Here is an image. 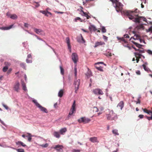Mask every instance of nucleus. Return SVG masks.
<instances>
[{
    "mask_svg": "<svg viewBox=\"0 0 152 152\" xmlns=\"http://www.w3.org/2000/svg\"><path fill=\"white\" fill-rule=\"evenodd\" d=\"M137 9L134 11L131 10H125L123 12L124 14L126 15L130 20L136 23H140V20H142L143 21H146L147 19L143 17H139L138 14L136 12Z\"/></svg>",
    "mask_w": 152,
    "mask_h": 152,
    "instance_id": "nucleus-1",
    "label": "nucleus"
},
{
    "mask_svg": "<svg viewBox=\"0 0 152 152\" xmlns=\"http://www.w3.org/2000/svg\"><path fill=\"white\" fill-rule=\"evenodd\" d=\"M106 115L107 119L108 120L115 121L118 118L117 114L114 113L112 110H106Z\"/></svg>",
    "mask_w": 152,
    "mask_h": 152,
    "instance_id": "nucleus-2",
    "label": "nucleus"
},
{
    "mask_svg": "<svg viewBox=\"0 0 152 152\" xmlns=\"http://www.w3.org/2000/svg\"><path fill=\"white\" fill-rule=\"evenodd\" d=\"M113 3L115 4V7L117 12L121 11L122 9V4L117 0H110Z\"/></svg>",
    "mask_w": 152,
    "mask_h": 152,
    "instance_id": "nucleus-3",
    "label": "nucleus"
},
{
    "mask_svg": "<svg viewBox=\"0 0 152 152\" xmlns=\"http://www.w3.org/2000/svg\"><path fill=\"white\" fill-rule=\"evenodd\" d=\"M90 121V119L84 117H82L78 119V121L79 123H81L83 122L84 124L87 123H88Z\"/></svg>",
    "mask_w": 152,
    "mask_h": 152,
    "instance_id": "nucleus-4",
    "label": "nucleus"
},
{
    "mask_svg": "<svg viewBox=\"0 0 152 152\" xmlns=\"http://www.w3.org/2000/svg\"><path fill=\"white\" fill-rule=\"evenodd\" d=\"M80 79H78L75 81L74 85L75 86V92L76 93H77V91L79 89L80 84Z\"/></svg>",
    "mask_w": 152,
    "mask_h": 152,
    "instance_id": "nucleus-5",
    "label": "nucleus"
},
{
    "mask_svg": "<svg viewBox=\"0 0 152 152\" xmlns=\"http://www.w3.org/2000/svg\"><path fill=\"white\" fill-rule=\"evenodd\" d=\"M76 105H72L70 109V111L68 115V118H69L70 116L73 113H75L76 112Z\"/></svg>",
    "mask_w": 152,
    "mask_h": 152,
    "instance_id": "nucleus-6",
    "label": "nucleus"
},
{
    "mask_svg": "<svg viewBox=\"0 0 152 152\" xmlns=\"http://www.w3.org/2000/svg\"><path fill=\"white\" fill-rule=\"evenodd\" d=\"M20 84L18 81L16 82L13 86V89L15 91L18 92L20 90Z\"/></svg>",
    "mask_w": 152,
    "mask_h": 152,
    "instance_id": "nucleus-7",
    "label": "nucleus"
},
{
    "mask_svg": "<svg viewBox=\"0 0 152 152\" xmlns=\"http://www.w3.org/2000/svg\"><path fill=\"white\" fill-rule=\"evenodd\" d=\"M72 59L74 62L76 64L78 61V57L77 54L75 53H73L72 56Z\"/></svg>",
    "mask_w": 152,
    "mask_h": 152,
    "instance_id": "nucleus-8",
    "label": "nucleus"
},
{
    "mask_svg": "<svg viewBox=\"0 0 152 152\" xmlns=\"http://www.w3.org/2000/svg\"><path fill=\"white\" fill-rule=\"evenodd\" d=\"M63 147L62 145H56L54 147V148L56 149L58 152H63Z\"/></svg>",
    "mask_w": 152,
    "mask_h": 152,
    "instance_id": "nucleus-9",
    "label": "nucleus"
},
{
    "mask_svg": "<svg viewBox=\"0 0 152 152\" xmlns=\"http://www.w3.org/2000/svg\"><path fill=\"white\" fill-rule=\"evenodd\" d=\"M93 93L95 94L102 95L103 93L102 91L100 89L97 88L93 90Z\"/></svg>",
    "mask_w": 152,
    "mask_h": 152,
    "instance_id": "nucleus-10",
    "label": "nucleus"
},
{
    "mask_svg": "<svg viewBox=\"0 0 152 152\" xmlns=\"http://www.w3.org/2000/svg\"><path fill=\"white\" fill-rule=\"evenodd\" d=\"M148 64L147 62H145L142 65V66L143 67L145 71L149 72L151 71L150 69L147 66Z\"/></svg>",
    "mask_w": 152,
    "mask_h": 152,
    "instance_id": "nucleus-11",
    "label": "nucleus"
},
{
    "mask_svg": "<svg viewBox=\"0 0 152 152\" xmlns=\"http://www.w3.org/2000/svg\"><path fill=\"white\" fill-rule=\"evenodd\" d=\"M7 15L8 17H10L12 19H15L17 18V16L15 14H11L9 12L7 13Z\"/></svg>",
    "mask_w": 152,
    "mask_h": 152,
    "instance_id": "nucleus-12",
    "label": "nucleus"
},
{
    "mask_svg": "<svg viewBox=\"0 0 152 152\" xmlns=\"http://www.w3.org/2000/svg\"><path fill=\"white\" fill-rule=\"evenodd\" d=\"M80 14L82 16H85L86 17L87 19H89L91 18L90 16L87 13L84 12L82 10L80 11Z\"/></svg>",
    "mask_w": 152,
    "mask_h": 152,
    "instance_id": "nucleus-13",
    "label": "nucleus"
},
{
    "mask_svg": "<svg viewBox=\"0 0 152 152\" xmlns=\"http://www.w3.org/2000/svg\"><path fill=\"white\" fill-rule=\"evenodd\" d=\"M66 42L67 44L68 48L69 49V50L70 52L71 51V46L70 43V41L69 38L68 37H66Z\"/></svg>",
    "mask_w": 152,
    "mask_h": 152,
    "instance_id": "nucleus-14",
    "label": "nucleus"
},
{
    "mask_svg": "<svg viewBox=\"0 0 152 152\" xmlns=\"http://www.w3.org/2000/svg\"><path fill=\"white\" fill-rule=\"evenodd\" d=\"M16 144L18 146V147H20V146H22L23 147H27L26 144L20 141H18L17 142H16Z\"/></svg>",
    "mask_w": 152,
    "mask_h": 152,
    "instance_id": "nucleus-15",
    "label": "nucleus"
},
{
    "mask_svg": "<svg viewBox=\"0 0 152 152\" xmlns=\"http://www.w3.org/2000/svg\"><path fill=\"white\" fill-rule=\"evenodd\" d=\"M105 44V43L102 41H99L96 42L94 46V48H96L98 46H99L100 45H102Z\"/></svg>",
    "mask_w": 152,
    "mask_h": 152,
    "instance_id": "nucleus-16",
    "label": "nucleus"
},
{
    "mask_svg": "<svg viewBox=\"0 0 152 152\" xmlns=\"http://www.w3.org/2000/svg\"><path fill=\"white\" fill-rule=\"evenodd\" d=\"M36 105L37 106V107L39 108L41 111H42L45 113H48V111L46 108L42 106L41 105Z\"/></svg>",
    "mask_w": 152,
    "mask_h": 152,
    "instance_id": "nucleus-17",
    "label": "nucleus"
},
{
    "mask_svg": "<svg viewBox=\"0 0 152 152\" xmlns=\"http://www.w3.org/2000/svg\"><path fill=\"white\" fill-rule=\"evenodd\" d=\"M5 64L6 66L3 69V71L4 72L7 71L8 69V66L10 65V64L8 62H5Z\"/></svg>",
    "mask_w": 152,
    "mask_h": 152,
    "instance_id": "nucleus-18",
    "label": "nucleus"
},
{
    "mask_svg": "<svg viewBox=\"0 0 152 152\" xmlns=\"http://www.w3.org/2000/svg\"><path fill=\"white\" fill-rule=\"evenodd\" d=\"M90 30V31L91 32L92 31H97V29H96V27L94 25H90L88 28Z\"/></svg>",
    "mask_w": 152,
    "mask_h": 152,
    "instance_id": "nucleus-19",
    "label": "nucleus"
},
{
    "mask_svg": "<svg viewBox=\"0 0 152 152\" xmlns=\"http://www.w3.org/2000/svg\"><path fill=\"white\" fill-rule=\"evenodd\" d=\"M89 140L91 142L93 143L99 142V141L97 139V137H90L89 138Z\"/></svg>",
    "mask_w": 152,
    "mask_h": 152,
    "instance_id": "nucleus-20",
    "label": "nucleus"
},
{
    "mask_svg": "<svg viewBox=\"0 0 152 152\" xmlns=\"http://www.w3.org/2000/svg\"><path fill=\"white\" fill-rule=\"evenodd\" d=\"M140 36L138 34H135L134 36L133 37H132L130 39V40L132 38H133L134 39H140V42H142V40L140 39Z\"/></svg>",
    "mask_w": 152,
    "mask_h": 152,
    "instance_id": "nucleus-21",
    "label": "nucleus"
},
{
    "mask_svg": "<svg viewBox=\"0 0 152 152\" xmlns=\"http://www.w3.org/2000/svg\"><path fill=\"white\" fill-rule=\"evenodd\" d=\"M135 29L137 30H142L144 29V26L142 24H140L137 25L135 28Z\"/></svg>",
    "mask_w": 152,
    "mask_h": 152,
    "instance_id": "nucleus-22",
    "label": "nucleus"
},
{
    "mask_svg": "<svg viewBox=\"0 0 152 152\" xmlns=\"http://www.w3.org/2000/svg\"><path fill=\"white\" fill-rule=\"evenodd\" d=\"M34 31L37 34L41 35L42 33L43 32V31L40 29L37 28H34Z\"/></svg>",
    "mask_w": 152,
    "mask_h": 152,
    "instance_id": "nucleus-23",
    "label": "nucleus"
},
{
    "mask_svg": "<svg viewBox=\"0 0 152 152\" xmlns=\"http://www.w3.org/2000/svg\"><path fill=\"white\" fill-rule=\"evenodd\" d=\"M13 25L12 24L8 27H0V29L2 30H9V29H11V28H12V27Z\"/></svg>",
    "mask_w": 152,
    "mask_h": 152,
    "instance_id": "nucleus-24",
    "label": "nucleus"
},
{
    "mask_svg": "<svg viewBox=\"0 0 152 152\" xmlns=\"http://www.w3.org/2000/svg\"><path fill=\"white\" fill-rule=\"evenodd\" d=\"M53 135L54 137L58 138H59L60 137V133L58 132L55 131L53 133Z\"/></svg>",
    "mask_w": 152,
    "mask_h": 152,
    "instance_id": "nucleus-25",
    "label": "nucleus"
},
{
    "mask_svg": "<svg viewBox=\"0 0 152 152\" xmlns=\"http://www.w3.org/2000/svg\"><path fill=\"white\" fill-rule=\"evenodd\" d=\"M64 91L63 89H61L59 91L58 94V96L60 97H61L63 95Z\"/></svg>",
    "mask_w": 152,
    "mask_h": 152,
    "instance_id": "nucleus-26",
    "label": "nucleus"
},
{
    "mask_svg": "<svg viewBox=\"0 0 152 152\" xmlns=\"http://www.w3.org/2000/svg\"><path fill=\"white\" fill-rule=\"evenodd\" d=\"M117 38L118 40H120V42H123L124 43H127L126 40L125 39L124 37L120 38L119 37H117Z\"/></svg>",
    "mask_w": 152,
    "mask_h": 152,
    "instance_id": "nucleus-27",
    "label": "nucleus"
},
{
    "mask_svg": "<svg viewBox=\"0 0 152 152\" xmlns=\"http://www.w3.org/2000/svg\"><path fill=\"white\" fill-rule=\"evenodd\" d=\"M134 54L135 55V56L136 57H141L142 56L144 58V57L143 56H142V55L141 54L139 53H138V52H136L134 53Z\"/></svg>",
    "mask_w": 152,
    "mask_h": 152,
    "instance_id": "nucleus-28",
    "label": "nucleus"
},
{
    "mask_svg": "<svg viewBox=\"0 0 152 152\" xmlns=\"http://www.w3.org/2000/svg\"><path fill=\"white\" fill-rule=\"evenodd\" d=\"M66 131V128H64L60 130V132L61 134H63Z\"/></svg>",
    "mask_w": 152,
    "mask_h": 152,
    "instance_id": "nucleus-29",
    "label": "nucleus"
},
{
    "mask_svg": "<svg viewBox=\"0 0 152 152\" xmlns=\"http://www.w3.org/2000/svg\"><path fill=\"white\" fill-rule=\"evenodd\" d=\"M113 133L115 135V136L119 135V133H118V131L117 129H115L112 130Z\"/></svg>",
    "mask_w": 152,
    "mask_h": 152,
    "instance_id": "nucleus-30",
    "label": "nucleus"
},
{
    "mask_svg": "<svg viewBox=\"0 0 152 152\" xmlns=\"http://www.w3.org/2000/svg\"><path fill=\"white\" fill-rule=\"evenodd\" d=\"M143 110L145 113H147L149 115H150V114H152V111L151 110H148L145 109H143Z\"/></svg>",
    "mask_w": 152,
    "mask_h": 152,
    "instance_id": "nucleus-31",
    "label": "nucleus"
},
{
    "mask_svg": "<svg viewBox=\"0 0 152 152\" xmlns=\"http://www.w3.org/2000/svg\"><path fill=\"white\" fill-rule=\"evenodd\" d=\"M22 88L23 90L24 91H27V89L26 88V85L25 83H22Z\"/></svg>",
    "mask_w": 152,
    "mask_h": 152,
    "instance_id": "nucleus-32",
    "label": "nucleus"
},
{
    "mask_svg": "<svg viewBox=\"0 0 152 152\" xmlns=\"http://www.w3.org/2000/svg\"><path fill=\"white\" fill-rule=\"evenodd\" d=\"M134 44V45H135L137 47L139 48H141V47L142 46V45L138 44V43L136 42H132Z\"/></svg>",
    "mask_w": 152,
    "mask_h": 152,
    "instance_id": "nucleus-33",
    "label": "nucleus"
},
{
    "mask_svg": "<svg viewBox=\"0 0 152 152\" xmlns=\"http://www.w3.org/2000/svg\"><path fill=\"white\" fill-rule=\"evenodd\" d=\"M28 136L27 137L28 138V141L30 142L32 138L31 137L32 136L30 133H28Z\"/></svg>",
    "mask_w": 152,
    "mask_h": 152,
    "instance_id": "nucleus-34",
    "label": "nucleus"
},
{
    "mask_svg": "<svg viewBox=\"0 0 152 152\" xmlns=\"http://www.w3.org/2000/svg\"><path fill=\"white\" fill-rule=\"evenodd\" d=\"M60 70H61V73L62 75H64V70L63 68L61 66H60Z\"/></svg>",
    "mask_w": 152,
    "mask_h": 152,
    "instance_id": "nucleus-35",
    "label": "nucleus"
},
{
    "mask_svg": "<svg viewBox=\"0 0 152 152\" xmlns=\"http://www.w3.org/2000/svg\"><path fill=\"white\" fill-rule=\"evenodd\" d=\"M96 68L98 70L101 71L103 72V70L102 69V67L101 66H99V67H97V66H96Z\"/></svg>",
    "mask_w": 152,
    "mask_h": 152,
    "instance_id": "nucleus-36",
    "label": "nucleus"
},
{
    "mask_svg": "<svg viewBox=\"0 0 152 152\" xmlns=\"http://www.w3.org/2000/svg\"><path fill=\"white\" fill-rule=\"evenodd\" d=\"M20 65L21 67H22L24 69H25L26 67V65L25 64L22 63L20 64Z\"/></svg>",
    "mask_w": 152,
    "mask_h": 152,
    "instance_id": "nucleus-37",
    "label": "nucleus"
},
{
    "mask_svg": "<svg viewBox=\"0 0 152 152\" xmlns=\"http://www.w3.org/2000/svg\"><path fill=\"white\" fill-rule=\"evenodd\" d=\"M48 10H40L39 11L40 12L42 13L43 14L45 15H46V13Z\"/></svg>",
    "mask_w": 152,
    "mask_h": 152,
    "instance_id": "nucleus-38",
    "label": "nucleus"
},
{
    "mask_svg": "<svg viewBox=\"0 0 152 152\" xmlns=\"http://www.w3.org/2000/svg\"><path fill=\"white\" fill-rule=\"evenodd\" d=\"M93 111L95 112H97L99 111V109L97 107H94Z\"/></svg>",
    "mask_w": 152,
    "mask_h": 152,
    "instance_id": "nucleus-39",
    "label": "nucleus"
},
{
    "mask_svg": "<svg viewBox=\"0 0 152 152\" xmlns=\"http://www.w3.org/2000/svg\"><path fill=\"white\" fill-rule=\"evenodd\" d=\"M137 52H138V53H139L141 54L144 53L145 51L143 50L138 49H137Z\"/></svg>",
    "mask_w": 152,
    "mask_h": 152,
    "instance_id": "nucleus-40",
    "label": "nucleus"
},
{
    "mask_svg": "<svg viewBox=\"0 0 152 152\" xmlns=\"http://www.w3.org/2000/svg\"><path fill=\"white\" fill-rule=\"evenodd\" d=\"M124 105H117V107L118 108H120L121 110H122L124 107Z\"/></svg>",
    "mask_w": 152,
    "mask_h": 152,
    "instance_id": "nucleus-41",
    "label": "nucleus"
},
{
    "mask_svg": "<svg viewBox=\"0 0 152 152\" xmlns=\"http://www.w3.org/2000/svg\"><path fill=\"white\" fill-rule=\"evenodd\" d=\"M16 151L18 152H25L24 150L22 149H17Z\"/></svg>",
    "mask_w": 152,
    "mask_h": 152,
    "instance_id": "nucleus-42",
    "label": "nucleus"
},
{
    "mask_svg": "<svg viewBox=\"0 0 152 152\" xmlns=\"http://www.w3.org/2000/svg\"><path fill=\"white\" fill-rule=\"evenodd\" d=\"M48 145V143H46L45 144H42L41 145V146L43 148H46L47 147Z\"/></svg>",
    "mask_w": 152,
    "mask_h": 152,
    "instance_id": "nucleus-43",
    "label": "nucleus"
},
{
    "mask_svg": "<svg viewBox=\"0 0 152 152\" xmlns=\"http://www.w3.org/2000/svg\"><path fill=\"white\" fill-rule=\"evenodd\" d=\"M146 118L149 120H152V114H151V116L150 117H148L147 116H145Z\"/></svg>",
    "mask_w": 152,
    "mask_h": 152,
    "instance_id": "nucleus-44",
    "label": "nucleus"
},
{
    "mask_svg": "<svg viewBox=\"0 0 152 152\" xmlns=\"http://www.w3.org/2000/svg\"><path fill=\"white\" fill-rule=\"evenodd\" d=\"M106 29L104 27H103L102 28V31L103 33H105L106 32Z\"/></svg>",
    "mask_w": 152,
    "mask_h": 152,
    "instance_id": "nucleus-45",
    "label": "nucleus"
},
{
    "mask_svg": "<svg viewBox=\"0 0 152 152\" xmlns=\"http://www.w3.org/2000/svg\"><path fill=\"white\" fill-rule=\"evenodd\" d=\"M74 70H75V77L76 78L77 77V68L75 67V68Z\"/></svg>",
    "mask_w": 152,
    "mask_h": 152,
    "instance_id": "nucleus-46",
    "label": "nucleus"
},
{
    "mask_svg": "<svg viewBox=\"0 0 152 152\" xmlns=\"http://www.w3.org/2000/svg\"><path fill=\"white\" fill-rule=\"evenodd\" d=\"M77 20H80L81 22H82V21L81 20V19L78 17H77L75 19V21L77 22Z\"/></svg>",
    "mask_w": 152,
    "mask_h": 152,
    "instance_id": "nucleus-47",
    "label": "nucleus"
},
{
    "mask_svg": "<svg viewBox=\"0 0 152 152\" xmlns=\"http://www.w3.org/2000/svg\"><path fill=\"white\" fill-rule=\"evenodd\" d=\"M33 102H34V104H39L38 103V102H37V101L36 100L34 99L32 100Z\"/></svg>",
    "mask_w": 152,
    "mask_h": 152,
    "instance_id": "nucleus-48",
    "label": "nucleus"
},
{
    "mask_svg": "<svg viewBox=\"0 0 152 152\" xmlns=\"http://www.w3.org/2000/svg\"><path fill=\"white\" fill-rule=\"evenodd\" d=\"M47 12L46 13V15H45V16H48L49 15H48V14L51 15H52V14L50 12H48V11H47Z\"/></svg>",
    "mask_w": 152,
    "mask_h": 152,
    "instance_id": "nucleus-49",
    "label": "nucleus"
},
{
    "mask_svg": "<svg viewBox=\"0 0 152 152\" xmlns=\"http://www.w3.org/2000/svg\"><path fill=\"white\" fill-rule=\"evenodd\" d=\"M73 152H80V150H78V149H74L72 150Z\"/></svg>",
    "mask_w": 152,
    "mask_h": 152,
    "instance_id": "nucleus-50",
    "label": "nucleus"
},
{
    "mask_svg": "<svg viewBox=\"0 0 152 152\" xmlns=\"http://www.w3.org/2000/svg\"><path fill=\"white\" fill-rule=\"evenodd\" d=\"M136 58V62L137 63H138L140 59L141 58V57H137Z\"/></svg>",
    "mask_w": 152,
    "mask_h": 152,
    "instance_id": "nucleus-51",
    "label": "nucleus"
},
{
    "mask_svg": "<svg viewBox=\"0 0 152 152\" xmlns=\"http://www.w3.org/2000/svg\"><path fill=\"white\" fill-rule=\"evenodd\" d=\"M26 62L27 63H31L32 62V60H28L27 59L26 60Z\"/></svg>",
    "mask_w": 152,
    "mask_h": 152,
    "instance_id": "nucleus-52",
    "label": "nucleus"
},
{
    "mask_svg": "<svg viewBox=\"0 0 152 152\" xmlns=\"http://www.w3.org/2000/svg\"><path fill=\"white\" fill-rule=\"evenodd\" d=\"M147 52L148 53V54L150 55H152V51H151L150 50H148L147 51Z\"/></svg>",
    "mask_w": 152,
    "mask_h": 152,
    "instance_id": "nucleus-53",
    "label": "nucleus"
},
{
    "mask_svg": "<svg viewBox=\"0 0 152 152\" xmlns=\"http://www.w3.org/2000/svg\"><path fill=\"white\" fill-rule=\"evenodd\" d=\"M136 74L137 75H140L141 74V72L139 70H137L136 72Z\"/></svg>",
    "mask_w": 152,
    "mask_h": 152,
    "instance_id": "nucleus-54",
    "label": "nucleus"
},
{
    "mask_svg": "<svg viewBox=\"0 0 152 152\" xmlns=\"http://www.w3.org/2000/svg\"><path fill=\"white\" fill-rule=\"evenodd\" d=\"M124 38H129V36L128 35V34H125L124 35Z\"/></svg>",
    "mask_w": 152,
    "mask_h": 152,
    "instance_id": "nucleus-55",
    "label": "nucleus"
},
{
    "mask_svg": "<svg viewBox=\"0 0 152 152\" xmlns=\"http://www.w3.org/2000/svg\"><path fill=\"white\" fill-rule=\"evenodd\" d=\"M4 107L7 110H8L9 109V108L7 106V105H3Z\"/></svg>",
    "mask_w": 152,
    "mask_h": 152,
    "instance_id": "nucleus-56",
    "label": "nucleus"
},
{
    "mask_svg": "<svg viewBox=\"0 0 152 152\" xmlns=\"http://www.w3.org/2000/svg\"><path fill=\"white\" fill-rule=\"evenodd\" d=\"M4 126H7L4 123L3 121L1 120V121L0 122Z\"/></svg>",
    "mask_w": 152,
    "mask_h": 152,
    "instance_id": "nucleus-57",
    "label": "nucleus"
},
{
    "mask_svg": "<svg viewBox=\"0 0 152 152\" xmlns=\"http://www.w3.org/2000/svg\"><path fill=\"white\" fill-rule=\"evenodd\" d=\"M98 108L99 109V111H102L104 110V108L102 107H100Z\"/></svg>",
    "mask_w": 152,
    "mask_h": 152,
    "instance_id": "nucleus-58",
    "label": "nucleus"
},
{
    "mask_svg": "<svg viewBox=\"0 0 152 152\" xmlns=\"http://www.w3.org/2000/svg\"><path fill=\"white\" fill-rule=\"evenodd\" d=\"M138 117L140 119L142 118L143 117V115H139L138 116Z\"/></svg>",
    "mask_w": 152,
    "mask_h": 152,
    "instance_id": "nucleus-59",
    "label": "nucleus"
},
{
    "mask_svg": "<svg viewBox=\"0 0 152 152\" xmlns=\"http://www.w3.org/2000/svg\"><path fill=\"white\" fill-rule=\"evenodd\" d=\"M107 56H111L112 55L111 53H108L106 55Z\"/></svg>",
    "mask_w": 152,
    "mask_h": 152,
    "instance_id": "nucleus-60",
    "label": "nucleus"
},
{
    "mask_svg": "<svg viewBox=\"0 0 152 152\" xmlns=\"http://www.w3.org/2000/svg\"><path fill=\"white\" fill-rule=\"evenodd\" d=\"M12 71V69H10L7 71V73L8 74H9L10 73V72H11Z\"/></svg>",
    "mask_w": 152,
    "mask_h": 152,
    "instance_id": "nucleus-61",
    "label": "nucleus"
},
{
    "mask_svg": "<svg viewBox=\"0 0 152 152\" xmlns=\"http://www.w3.org/2000/svg\"><path fill=\"white\" fill-rule=\"evenodd\" d=\"M140 100L139 99H138L136 102V104H140Z\"/></svg>",
    "mask_w": 152,
    "mask_h": 152,
    "instance_id": "nucleus-62",
    "label": "nucleus"
},
{
    "mask_svg": "<svg viewBox=\"0 0 152 152\" xmlns=\"http://www.w3.org/2000/svg\"><path fill=\"white\" fill-rule=\"evenodd\" d=\"M27 58H31V54H29L28 55Z\"/></svg>",
    "mask_w": 152,
    "mask_h": 152,
    "instance_id": "nucleus-63",
    "label": "nucleus"
},
{
    "mask_svg": "<svg viewBox=\"0 0 152 152\" xmlns=\"http://www.w3.org/2000/svg\"><path fill=\"white\" fill-rule=\"evenodd\" d=\"M24 26L26 27H27L28 26V24L27 23H24Z\"/></svg>",
    "mask_w": 152,
    "mask_h": 152,
    "instance_id": "nucleus-64",
    "label": "nucleus"
}]
</instances>
